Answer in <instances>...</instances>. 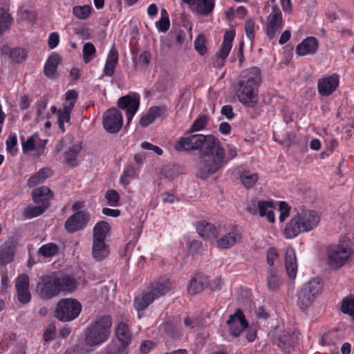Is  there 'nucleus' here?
<instances>
[{
  "label": "nucleus",
  "mask_w": 354,
  "mask_h": 354,
  "mask_svg": "<svg viewBox=\"0 0 354 354\" xmlns=\"http://www.w3.org/2000/svg\"><path fill=\"white\" fill-rule=\"evenodd\" d=\"M77 281L68 274H51L43 276L36 286V292L42 299H50L61 292H73L77 288Z\"/></svg>",
  "instance_id": "f257e3e1"
},
{
  "label": "nucleus",
  "mask_w": 354,
  "mask_h": 354,
  "mask_svg": "<svg viewBox=\"0 0 354 354\" xmlns=\"http://www.w3.org/2000/svg\"><path fill=\"white\" fill-rule=\"evenodd\" d=\"M261 71L253 67L246 71L235 88L239 102L248 107L254 106L258 101V88L261 83Z\"/></svg>",
  "instance_id": "f03ea898"
},
{
  "label": "nucleus",
  "mask_w": 354,
  "mask_h": 354,
  "mask_svg": "<svg viewBox=\"0 0 354 354\" xmlns=\"http://www.w3.org/2000/svg\"><path fill=\"white\" fill-rule=\"evenodd\" d=\"M224 157L225 151L221 145L210 149L209 152L201 153L196 165V176L206 180L216 173L223 166Z\"/></svg>",
  "instance_id": "7ed1b4c3"
},
{
  "label": "nucleus",
  "mask_w": 354,
  "mask_h": 354,
  "mask_svg": "<svg viewBox=\"0 0 354 354\" xmlns=\"http://www.w3.org/2000/svg\"><path fill=\"white\" fill-rule=\"evenodd\" d=\"M320 222L319 214L310 209L297 213L287 224L284 235L287 239H292L301 233L308 232L315 229Z\"/></svg>",
  "instance_id": "20e7f679"
},
{
  "label": "nucleus",
  "mask_w": 354,
  "mask_h": 354,
  "mask_svg": "<svg viewBox=\"0 0 354 354\" xmlns=\"http://www.w3.org/2000/svg\"><path fill=\"white\" fill-rule=\"evenodd\" d=\"M171 283L168 279L159 278L151 283L147 290L135 297L134 307L137 310L146 309L156 299L165 295L171 289Z\"/></svg>",
  "instance_id": "39448f33"
},
{
  "label": "nucleus",
  "mask_w": 354,
  "mask_h": 354,
  "mask_svg": "<svg viewBox=\"0 0 354 354\" xmlns=\"http://www.w3.org/2000/svg\"><path fill=\"white\" fill-rule=\"evenodd\" d=\"M219 145L220 141L212 135L192 134L181 138L177 142L175 149L177 151H185L199 150L201 153H205Z\"/></svg>",
  "instance_id": "423d86ee"
},
{
  "label": "nucleus",
  "mask_w": 354,
  "mask_h": 354,
  "mask_svg": "<svg viewBox=\"0 0 354 354\" xmlns=\"http://www.w3.org/2000/svg\"><path fill=\"white\" fill-rule=\"evenodd\" d=\"M112 324L111 318L104 315L97 317L88 327L85 341L89 346H95L105 342L110 335Z\"/></svg>",
  "instance_id": "0eeeda50"
},
{
  "label": "nucleus",
  "mask_w": 354,
  "mask_h": 354,
  "mask_svg": "<svg viewBox=\"0 0 354 354\" xmlns=\"http://www.w3.org/2000/svg\"><path fill=\"white\" fill-rule=\"evenodd\" d=\"M327 263L333 270L339 269L346 264L353 254L349 239L344 238L337 245L327 248Z\"/></svg>",
  "instance_id": "6e6552de"
},
{
  "label": "nucleus",
  "mask_w": 354,
  "mask_h": 354,
  "mask_svg": "<svg viewBox=\"0 0 354 354\" xmlns=\"http://www.w3.org/2000/svg\"><path fill=\"white\" fill-rule=\"evenodd\" d=\"M82 310L81 304L75 299H63L57 303L55 316L63 322H69L75 319Z\"/></svg>",
  "instance_id": "1a4fd4ad"
},
{
  "label": "nucleus",
  "mask_w": 354,
  "mask_h": 354,
  "mask_svg": "<svg viewBox=\"0 0 354 354\" xmlns=\"http://www.w3.org/2000/svg\"><path fill=\"white\" fill-rule=\"evenodd\" d=\"M283 21L282 12L277 5L273 4L265 24V31L267 37L272 40L276 34L282 28Z\"/></svg>",
  "instance_id": "9d476101"
},
{
  "label": "nucleus",
  "mask_w": 354,
  "mask_h": 354,
  "mask_svg": "<svg viewBox=\"0 0 354 354\" xmlns=\"http://www.w3.org/2000/svg\"><path fill=\"white\" fill-rule=\"evenodd\" d=\"M103 127L110 133H118L122 127V115L119 110L111 108L106 111L103 115Z\"/></svg>",
  "instance_id": "9b49d317"
},
{
  "label": "nucleus",
  "mask_w": 354,
  "mask_h": 354,
  "mask_svg": "<svg viewBox=\"0 0 354 354\" xmlns=\"http://www.w3.org/2000/svg\"><path fill=\"white\" fill-rule=\"evenodd\" d=\"M140 106V95L133 93L118 99V106L126 111L127 123L132 120Z\"/></svg>",
  "instance_id": "f8f14e48"
},
{
  "label": "nucleus",
  "mask_w": 354,
  "mask_h": 354,
  "mask_svg": "<svg viewBox=\"0 0 354 354\" xmlns=\"http://www.w3.org/2000/svg\"><path fill=\"white\" fill-rule=\"evenodd\" d=\"M90 217V214L86 211H77L66 221V230L69 233H73L83 229L89 222Z\"/></svg>",
  "instance_id": "ddd939ff"
},
{
  "label": "nucleus",
  "mask_w": 354,
  "mask_h": 354,
  "mask_svg": "<svg viewBox=\"0 0 354 354\" xmlns=\"http://www.w3.org/2000/svg\"><path fill=\"white\" fill-rule=\"evenodd\" d=\"M227 324L232 336L238 337L241 333L248 327V323L241 309L236 310L233 315H230Z\"/></svg>",
  "instance_id": "4468645a"
},
{
  "label": "nucleus",
  "mask_w": 354,
  "mask_h": 354,
  "mask_svg": "<svg viewBox=\"0 0 354 354\" xmlns=\"http://www.w3.org/2000/svg\"><path fill=\"white\" fill-rule=\"evenodd\" d=\"M15 288L18 300L24 304L29 303L31 294L29 291V277L27 274H21L17 278Z\"/></svg>",
  "instance_id": "2eb2a0df"
},
{
  "label": "nucleus",
  "mask_w": 354,
  "mask_h": 354,
  "mask_svg": "<svg viewBox=\"0 0 354 354\" xmlns=\"http://www.w3.org/2000/svg\"><path fill=\"white\" fill-rule=\"evenodd\" d=\"M339 85V76L336 73L319 79L317 82V90L322 96L331 95Z\"/></svg>",
  "instance_id": "dca6fc26"
},
{
  "label": "nucleus",
  "mask_w": 354,
  "mask_h": 354,
  "mask_svg": "<svg viewBox=\"0 0 354 354\" xmlns=\"http://www.w3.org/2000/svg\"><path fill=\"white\" fill-rule=\"evenodd\" d=\"M208 277L203 273H196L191 279L187 290L190 295H196L208 287Z\"/></svg>",
  "instance_id": "f3484780"
},
{
  "label": "nucleus",
  "mask_w": 354,
  "mask_h": 354,
  "mask_svg": "<svg viewBox=\"0 0 354 354\" xmlns=\"http://www.w3.org/2000/svg\"><path fill=\"white\" fill-rule=\"evenodd\" d=\"M318 49L317 39L314 37L306 38L296 47V53L299 56L315 54Z\"/></svg>",
  "instance_id": "a211bd4d"
},
{
  "label": "nucleus",
  "mask_w": 354,
  "mask_h": 354,
  "mask_svg": "<svg viewBox=\"0 0 354 354\" xmlns=\"http://www.w3.org/2000/svg\"><path fill=\"white\" fill-rule=\"evenodd\" d=\"M241 238V234L237 230H233L217 240V247L220 249H228L240 242Z\"/></svg>",
  "instance_id": "6ab92c4d"
},
{
  "label": "nucleus",
  "mask_w": 354,
  "mask_h": 354,
  "mask_svg": "<svg viewBox=\"0 0 354 354\" xmlns=\"http://www.w3.org/2000/svg\"><path fill=\"white\" fill-rule=\"evenodd\" d=\"M53 193L46 186H41L34 189L32 192V198L33 201L37 204L49 205V201L53 198Z\"/></svg>",
  "instance_id": "aec40b11"
},
{
  "label": "nucleus",
  "mask_w": 354,
  "mask_h": 354,
  "mask_svg": "<svg viewBox=\"0 0 354 354\" xmlns=\"http://www.w3.org/2000/svg\"><path fill=\"white\" fill-rule=\"evenodd\" d=\"M115 335L122 344L121 347L126 348L131 340V334L126 323L121 322L117 325Z\"/></svg>",
  "instance_id": "412c9836"
},
{
  "label": "nucleus",
  "mask_w": 354,
  "mask_h": 354,
  "mask_svg": "<svg viewBox=\"0 0 354 354\" xmlns=\"http://www.w3.org/2000/svg\"><path fill=\"white\" fill-rule=\"evenodd\" d=\"M214 0H198L190 8L193 12L207 16L209 15L214 8Z\"/></svg>",
  "instance_id": "4be33fe9"
},
{
  "label": "nucleus",
  "mask_w": 354,
  "mask_h": 354,
  "mask_svg": "<svg viewBox=\"0 0 354 354\" xmlns=\"http://www.w3.org/2000/svg\"><path fill=\"white\" fill-rule=\"evenodd\" d=\"M15 245L11 240H8L0 246V265L10 263L14 257Z\"/></svg>",
  "instance_id": "5701e85b"
},
{
  "label": "nucleus",
  "mask_w": 354,
  "mask_h": 354,
  "mask_svg": "<svg viewBox=\"0 0 354 354\" xmlns=\"http://www.w3.org/2000/svg\"><path fill=\"white\" fill-rule=\"evenodd\" d=\"M234 36L235 33L233 31H227L225 33L221 50L216 54L218 58L223 60L228 56L232 46V43Z\"/></svg>",
  "instance_id": "b1692460"
},
{
  "label": "nucleus",
  "mask_w": 354,
  "mask_h": 354,
  "mask_svg": "<svg viewBox=\"0 0 354 354\" xmlns=\"http://www.w3.org/2000/svg\"><path fill=\"white\" fill-rule=\"evenodd\" d=\"M286 269L288 275L290 279L296 277L297 265L296 256L293 249H289L286 253Z\"/></svg>",
  "instance_id": "393cba45"
},
{
  "label": "nucleus",
  "mask_w": 354,
  "mask_h": 354,
  "mask_svg": "<svg viewBox=\"0 0 354 354\" xmlns=\"http://www.w3.org/2000/svg\"><path fill=\"white\" fill-rule=\"evenodd\" d=\"M110 230V225L104 221L97 222L93 230V241H104Z\"/></svg>",
  "instance_id": "a878e982"
},
{
  "label": "nucleus",
  "mask_w": 354,
  "mask_h": 354,
  "mask_svg": "<svg viewBox=\"0 0 354 354\" xmlns=\"http://www.w3.org/2000/svg\"><path fill=\"white\" fill-rule=\"evenodd\" d=\"M109 254V247L104 241H93L92 255L96 261H102Z\"/></svg>",
  "instance_id": "bb28decb"
},
{
  "label": "nucleus",
  "mask_w": 354,
  "mask_h": 354,
  "mask_svg": "<svg viewBox=\"0 0 354 354\" xmlns=\"http://www.w3.org/2000/svg\"><path fill=\"white\" fill-rule=\"evenodd\" d=\"M196 230L199 235L204 239L215 238L217 234L215 226L206 221H200L196 226Z\"/></svg>",
  "instance_id": "cd10ccee"
},
{
  "label": "nucleus",
  "mask_w": 354,
  "mask_h": 354,
  "mask_svg": "<svg viewBox=\"0 0 354 354\" xmlns=\"http://www.w3.org/2000/svg\"><path fill=\"white\" fill-rule=\"evenodd\" d=\"M60 62V57L56 53L52 54L48 59L44 68L45 75L49 78H54L57 68Z\"/></svg>",
  "instance_id": "c85d7f7f"
},
{
  "label": "nucleus",
  "mask_w": 354,
  "mask_h": 354,
  "mask_svg": "<svg viewBox=\"0 0 354 354\" xmlns=\"http://www.w3.org/2000/svg\"><path fill=\"white\" fill-rule=\"evenodd\" d=\"M51 175L52 171L49 168H42L30 176L28 180V186L29 187H34L37 185L41 184Z\"/></svg>",
  "instance_id": "c756f323"
},
{
  "label": "nucleus",
  "mask_w": 354,
  "mask_h": 354,
  "mask_svg": "<svg viewBox=\"0 0 354 354\" xmlns=\"http://www.w3.org/2000/svg\"><path fill=\"white\" fill-rule=\"evenodd\" d=\"M273 203L271 201H258V209L261 216H266L270 223L274 222V215L273 212Z\"/></svg>",
  "instance_id": "7c9ffc66"
},
{
  "label": "nucleus",
  "mask_w": 354,
  "mask_h": 354,
  "mask_svg": "<svg viewBox=\"0 0 354 354\" xmlns=\"http://www.w3.org/2000/svg\"><path fill=\"white\" fill-rule=\"evenodd\" d=\"M313 294H310L302 287L297 295V305L301 309H306L312 305L316 299Z\"/></svg>",
  "instance_id": "2f4dec72"
},
{
  "label": "nucleus",
  "mask_w": 354,
  "mask_h": 354,
  "mask_svg": "<svg viewBox=\"0 0 354 354\" xmlns=\"http://www.w3.org/2000/svg\"><path fill=\"white\" fill-rule=\"evenodd\" d=\"M303 287L317 298L323 290V283L320 278L315 277L305 283Z\"/></svg>",
  "instance_id": "473e14b6"
},
{
  "label": "nucleus",
  "mask_w": 354,
  "mask_h": 354,
  "mask_svg": "<svg viewBox=\"0 0 354 354\" xmlns=\"http://www.w3.org/2000/svg\"><path fill=\"white\" fill-rule=\"evenodd\" d=\"M277 341V345L285 352H289L295 342L294 336L286 331H283L279 335Z\"/></svg>",
  "instance_id": "72a5a7b5"
},
{
  "label": "nucleus",
  "mask_w": 354,
  "mask_h": 354,
  "mask_svg": "<svg viewBox=\"0 0 354 354\" xmlns=\"http://www.w3.org/2000/svg\"><path fill=\"white\" fill-rule=\"evenodd\" d=\"M81 149L82 147L80 144H75L68 147L65 152V160L70 166L75 167L77 165L76 160Z\"/></svg>",
  "instance_id": "f704fd0d"
},
{
  "label": "nucleus",
  "mask_w": 354,
  "mask_h": 354,
  "mask_svg": "<svg viewBox=\"0 0 354 354\" xmlns=\"http://www.w3.org/2000/svg\"><path fill=\"white\" fill-rule=\"evenodd\" d=\"M282 283V279L277 274V272L271 269L267 277V286L268 289L271 291H277L279 289Z\"/></svg>",
  "instance_id": "c9c22d12"
},
{
  "label": "nucleus",
  "mask_w": 354,
  "mask_h": 354,
  "mask_svg": "<svg viewBox=\"0 0 354 354\" xmlns=\"http://www.w3.org/2000/svg\"><path fill=\"white\" fill-rule=\"evenodd\" d=\"M240 178L245 187L249 189L256 184L259 178V175L257 173L252 174L248 171H244L241 172Z\"/></svg>",
  "instance_id": "e433bc0d"
},
{
  "label": "nucleus",
  "mask_w": 354,
  "mask_h": 354,
  "mask_svg": "<svg viewBox=\"0 0 354 354\" xmlns=\"http://www.w3.org/2000/svg\"><path fill=\"white\" fill-rule=\"evenodd\" d=\"M48 207V204L37 206H28L24 212V216L27 218H32L42 214Z\"/></svg>",
  "instance_id": "4c0bfd02"
},
{
  "label": "nucleus",
  "mask_w": 354,
  "mask_h": 354,
  "mask_svg": "<svg viewBox=\"0 0 354 354\" xmlns=\"http://www.w3.org/2000/svg\"><path fill=\"white\" fill-rule=\"evenodd\" d=\"M71 111L72 109L64 106L63 109H59L57 111V123L59 129L62 132L65 131L64 122H70Z\"/></svg>",
  "instance_id": "58836bf2"
},
{
  "label": "nucleus",
  "mask_w": 354,
  "mask_h": 354,
  "mask_svg": "<svg viewBox=\"0 0 354 354\" xmlns=\"http://www.w3.org/2000/svg\"><path fill=\"white\" fill-rule=\"evenodd\" d=\"M165 330L169 335L174 337H178L182 335L179 328L178 323L174 319L166 321L165 324Z\"/></svg>",
  "instance_id": "ea45409f"
},
{
  "label": "nucleus",
  "mask_w": 354,
  "mask_h": 354,
  "mask_svg": "<svg viewBox=\"0 0 354 354\" xmlns=\"http://www.w3.org/2000/svg\"><path fill=\"white\" fill-rule=\"evenodd\" d=\"M27 53L21 48H15L10 50V58L12 62L21 63L26 59Z\"/></svg>",
  "instance_id": "a19ab883"
},
{
  "label": "nucleus",
  "mask_w": 354,
  "mask_h": 354,
  "mask_svg": "<svg viewBox=\"0 0 354 354\" xmlns=\"http://www.w3.org/2000/svg\"><path fill=\"white\" fill-rule=\"evenodd\" d=\"M91 12V8L85 5L83 6H75L73 9V15L79 19H87Z\"/></svg>",
  "instance_id": "79ce46f5"
},
{
  "label": "nucleus",
  "mask_w": 354,
  "mask_h": 354,
  "mask_svg": "<svg viewBox=\"0 0 354 354\" xmlns=\"http://www.w3.org/2000/svg\"><path fill=\"white\" fill-rule=\"evenodd\" d=\"M39 253L45 257L55 256L58 252V247L56 244L50 243L42 245L39 250Z\"/></svg>",
  "instance_id": "37998d69"
},
{
  "label": "nucleus",
  "mask_w": 354,
  "mask_h": 354,
  "mask_svg": "<svg viewBox=\"0 0 354 354\" xmlns=\"http://www.w3.org/2000/svg\"><path fill=\"white\" fill-rule=\"evenodd\" d=\"M12 23L10 15L3 10H0V36L7 30Z\"/></svg>",
  "instance_id": "c03bdc74"
},
{
  "label": "nucleus",
  "mask_w": 354,
  "mask_h": 354,
  "mask_svg": "<svg viewBox=\"0 0 354 354\" xmlns=\"http://www.w3.org/2000/svg\"><path fill=\"white\" fill-rule=\"evenodd\" d=\"M12 23L10 15L3 10H0V36L7 30Z\"/></svg>",
  "instance_id": "a18cd8bd"
},
{
  "label": "nucleus",
  "mask_w": 354,
  "mask_h": 354,
  "mask_svg": "<svg viewBox=\"0 0 354 354\" xmlns=\"http://www.w3.org/2000/svg\"><path fill=\"white\" fill-rule=\"evenodd\" d=\"M82 52L84 61L87 64L91 61V57L95 55L96 52L95 47L92 43L87 42L84 44Z\"/></svg>",
  "instance_id": "49530a36"
},
{
  "label": "nucleus",
  "mask_w": 354,
  "mask_h": 354,
  "mask_svg": "<svg viewBox=\"0 0 354 354\" xmlns=\"http://www.w3.org/2000/svg\"><path fill=\"white\" fill-rule=\"evenodd\" d=\"M19 19L21 21L34 22L36 19V14L33 10L22 8L18 12Z\"/></svg>",
  "instance_id": "de8ad7c7"
},
{
  "label": "nucleus",
  "mask_w": 354,
  "mask_h": 354,
  "mask_svg": "<svg viewBox=\"0 0 354 354\" xmlns=\"http://www.w3.org/2000/svg\"><path fill=\"white\" fill-rule=\"evenodd\" d=\"M194 48L201 55L207 52L205 46V37L203 35H199L194 41Z\"/></svg>",
  "instance_id": "09e8293b"
},
{
  "label": "nucleus",
  "mask_w": 354,
  "mask_h": 354,
  "mask_svg": "<svg viewBox=\"0 0 354 354\" xmlns=\"http://www.w3.org/2000/svg\"><path fill=\"white\" fill-rule=\"evenodd\" d=\"M105 198L111 206L117 207L119 205L120 196L114 189H109L105 194Z\"/></svg>",
  "instance_id": "8fccbe9b"
},
{
  "label": "nucleus",
  "mask_w": 354,
  "mask_h": 354,
  "mask_svg": "<svg viewBox=\"0 0 354 354\" xmlns=\"http://www.w3.org/2000/svg\"><path fill=\"white\" fill-rule=\"evenodd\" d=\"M151 59V55L149 51L145 50L142 52L137 61V64L142 68L145 69L149 64Z\"/></svg>",
  "instance_id": "3c124183"
},
{
  "label": "nucleus",
  "mask_w": 354,
  "mask_h": 354,
  "mask_svg": "<svg viewBox=\"0 0 354 354\" xmlns=\"http://www.w3.org/2000/svg\"><path fill=\"white\" fill-rule=\"evenodd\" d=\"M207 119L205 115L197 118L192 125L191 131H199L204 129L207 124Z\"/></svg>",
  "instance_id": "603ef678"
},
{
  "label": "nucleus",
  "mask_w": 354,
  "mask_h": 354,
  "mask_svg": "<svg viewBox=\"0 0 354 354\" xmlns=\"http://www.w3.org/2000/svg\"><path fill=\"white\" fill-rule=\"evenodd\" d=\"M17 144V139L15 135H10L6 140L7 151L12 156L15 155L17 150L15 148Z\"/></svg>",
  "instance_id": "864d4df0"
},
{
  "label": "nucleus",
  "mask_w": 354,
  "mask_h": 354,
  "mask_svg": "<svg viewBox=\"0 0 354 354\" xmlns=\"http://www.w3.org/2000/svg\"><path fill=\"white\" fill-rule=\"evenodd\" d=\"M77 99V93L75 91L70 90L66 93V100L68 101V104H65L64 106L69 109H73L75 103Z\"/></svg>",
  "instance_id": "5fc2aeb1"
},
{
  "label": "nucleus",
  "mask_w": 354,
  "mask_h": 354,
  "mask_svg": "<svg viewBox=\"0 0 354 354\" xmlns=\"http://www.w3.org/2000/svg\"><path fill=\"white\" fill-rule=\"evenodd\" d=\"M245 31L247 37L252 40L254 38V21L249 19L245 21Z\"/></svg>",
  "instance_id": "6e6d98bb"
},
{
  "label": "nucleus",
  "mask_w": 354,
  "mask_h": 354,
  "mask_svg": "<svg viewBox=\"0 0 354 354\" xmlns=\"http://www.w3.org/2000/svg\"><path fill=\"white\" fill-rule=\"evenodd\" d=\"M170 26L169 17H161L159 21L156 22V26L160 32H166Z\"/></svg>",
  "instance_id": "4d7b16f0"
},
{
  "label": "nucleus",
  "mask_w": 354,
  "mask_h": 354,
  "mask_svg": "<svg viewBox=\"0 0 354 354\" xmlns=\"http://www.w3.org/2000/svg\"><path fill=\"white\" fill-rule=\"evenodd\" d=\"M279 258V254L277 250L274 248H269L267 251V262L272 266L274 265V261Z\"/></svg>",
  "instance_id": "13d9d810"
},
{
  "label": "nucleus",
  "mask_w": 354,
  "mask_h": 354,
  "mask_svg": "<svg viewBox=\"0 0 354 354\" xmlns=\"http://www.w3.org/2000/svg\"><path fill=\"white\" fill-rule=\"evenodd\" d=\"M290 207L285 202H280L279 204V210H280V216L279 220L283 222L288 216L290 213Z\"/></svg>",
  "instance_id": "bf43d9fd"
},
{
  "label": "nucleus",
  "mask_w": 354,
  "mask_h": 354,
  "mask_svg": "<svg viewBox=\"0 0 354 354\" xmlns=\"http://www.w3.org/2000/svg\"><path fill=\"white\" fill-rule=\"evenodd\" d=\"M46 106H47V103L46 102H44V101H41L40 102H39L37 104V121L38 122H40L41 120H42L44 118V117L43 116V113H44V111L46 110Z\"/></svg>",
  "instance_id": "052dcab7"
},
{
  "label": "nucleus",
  "mask_w": 354,
  "mask_h": 354,
  "mask_svg": "<svg viewBox=\"0 0 354 354\" xmlns=\"http://www.w3.org/2000/svg\"><path fill=\"white\" fill-rule=\"evenodd\" d=\"M143 149L153 151L156 154L160 156L162 154V150L158 146L153 145L148 142H143L141 144Z\"/></svg>",
  "instance_id": "680f3d73"
},
{
  "label": "nucleus",
  "mask_w": 354,
  "mask_h": 354,
  "mask_svg": "<svg viewBox=\"0 0 354 354\" xmlns=\"http://www.w3.org/2000/svg\"><path fill=\"white\" fill-rule=\"evenodd\" d=\"M166 111L165 107H158V106H153L149 109V113L151 115V117L155 119L159 116H160L162 114H163Z\"/></svg>",
  "instance_id": "e2e57ef3"
},
{
  "label": "nucleus",
  "mask_w": 354,
  "mask_h": 354,
  "mask_svg": "<svg viewBox=\"0 0 354 354\" xmlns=\"http://www.w3.org/2000/svg\"><path fill=\"white\" fill-rule=\"evenodd\" d=\"M183 322L185 326L190 330L198 326V325L199 324V322L197 319L192 318L188 316L184 319Z\"/></svg>",
  "instance_id": "0e129e2a"
},
{
  "label": "nucleus",
  "mask_w": 354,
  "mask_h": 354,
  "mask_svg": "<svg viewBox=\"0 0 354 354\" xmlns=\"http://www.w3.org/2000/svg\"><path fill=\"white\" fill-rule=\"evenodd\" d=\"M118 50L114 47H112L109 51V55H108L106 62L116 65L118 63Z\"/></svg>",
  "instance_id": "69168bd1"
},
{
  "label": "nucleus",
  "mask_w": 354,
  "mask_h": 354,
  "mask_svg": "<svg viewBox=\"0 0 354 354\" xmlns=\"http://www.w3.org/2000/svg\"><path fill=\"white\" fill-rule=\"evenodd\" d=\"M221 113L225 115L227 120H232L234 117L233 108L231 105H225L222 107Z\"/></svg>",
  "instance_id": "338daca9"
},
{
  "label": "nucleus",
  "mask_w": 354,
  "mask_h": 354,
  "mask_svg": "<svg viewBox=\"0 0 354 354\" xmlns=\"http://www.w3.org/2000/svg\"><path fill=\"white\" fill-rule=\"evenodd\" d=\"M48 47L50 49L55 48L59 44V35L57 32H53L48 38Z\"/></svg>",
  "instance_id": "774afa93"
}]
</instances>
